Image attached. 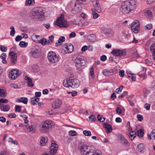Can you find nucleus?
Returning <instances> with one entry per match:
<instances>
[{"label": "nucleus", "instance_id": "f257e3e1", "mask_svg": "<svg viewBox=\"0 0 155 155\" xmlns=\"http://www.w3.org/2000/svg\"><path fill=\"white\" fill-rule=\"evenodd\" d=\"M137 6V3L135 1H126L122 3L120 8V11L124 14H127L131 12H134Z\"/></svg>", "mask_w": 155, "mask_h": 155}, {"label": "nucleus", "instance_id": "f03ea898", "mask_svg": "<svg viewBox=\"0 0 155 155\" xmlns=\"http://www.w3.org/2000/svg\"><path fill=\"white\" fill-rule=\"evenodd\" d=\"M79 146L81 155H102L100 151H95L90 146L80 143Z\"/></svg>", "mask_w": 155, "mask_h": 155}, {"label": "nucleus", "instance_id": "7ed1b4c3", "mask_svg": "<svg viewBox=\"0 0 155 155\" xmlns=\"http://www.w3.org/2000/svg\"><path fill=\"white\" fill-rule=\"evenodd\" d=\"M63 84L64 87L74 88L77 87V80L73 79L71 77L67 78L64 81Z\"/></svg>", "mask_w": 155, "mask_h": 155}, {"label": "nucleus", "instance_id": "20e7f679", "mask_svg": "<svg viewBox=\"0 0 155 155\" xmlns=\"http://www.w3.org/2000/svg\"><path fill=\"white\" fill-rule=\"evenodd\" d=\"M54 125V123L51 120H47L42 123L40 131L42 133H47L48 131L50 128Z\"/></svg>", "mask_w": 155, "mask_h": 155}, {"label": "nucleus", "instance_id": "39448f33", "mask_svg": "<svg viewBox=\"0 0 155 155\" xmlns=\"http://www.w3.org/2000/svg\"><path fill=\"white\" fill-rule=\"evenodd\" d=\"M56 24L60 28L67 27L68 26L66 20L64 19V15L63 14H61L60 16L58 18Z\"/></svg>", "mask_w": 155, "mask_h": 155}, {"label": "nucleus", "instance_id": "423d86ee", "mask_svg": "<svg viewBox=\"0 0 155 155\" xmlns=\"http://www.w3.org/2000/svg\"><path fill=\"white\" fill-rule=\"evenodd\" d=\"M48 58L49 62L51 63L56 62L59 60L58 57L53 51L49 52L48 53Z\"/></svg>", "mask_w": 155, "mask_h": 155}, {"label": "nucleus", "instance_id": "0eeeda50", "mask_svg": "<svg viewBox=\"0 0 155 155\" xmlns=\"http://www.w3.org/2000/svg\"><path fill=\"white\" fill-rule=\"evenodd\" d=\"M51 142L50 153H47L48 155H55L57 152L58 146L54 140H52Z\"/></svg>", "mask_w": 155, "mask_h": 155}, {"label": "nucleus", "instance_id": "6e6552de", "mask_svg": "<svg viewBox=\"0 0 155 155\" xmlns=\"http://www.w3.org/2000/svg\"><path fill=\"white\" fill-rule=\"evenodd\" d=\"M30 55L35 58H38L40 55V49L39 47L35 46L31 49Z\"/></svg>", "mask_w": 155, "mask_h": 155}, {"label": "nucleus", "instance_id": "1a4fd4ad", "mask_svg": "<svg viewBox=\"0 0 155 155\" xmlns=\"http://www.w3.org/2000/svg\"><path fill=\"white\" fill-rule=\"evenodd\" d=\"M21 74V72L17 69H13L9 73V77L12 80H14Z\"/></svg>", "mask_w": 155, "mask_h": 155}, {"label": "nucleus", "instance_id": "9d476101", "mask_svg": "<svg viewBox=\"0 0 155 155\" xmlns=\"http://www.w3.org/2000/svg\"><path fill=\"white\" fill-rule=\"evenodd\" d=\"M44 10L41 8H40L37 10V18L38 20L41 21L43 20L45 18L44 11Z\"/></svg>", "mask_w": 155, "mask_h": 155}, {"label": "nucleus", "instance_id": "9b49d317", "mask_svg": "<svg viewBox=\"0 0 155 155\" xmlns=\"http://www.w3.org/2000/svg\"><path fill=\"white\" fill-rule=\"evenodd\" d=\"M63 47L65 48L64 51L66 54L70 53L73 51V46L71 44H65L63 45Z\"/></svg>", "mask_w": 155, "mask_h": 155}, {"label": "nucleus", "instance_id": "f8f14e48", "mask_svg": "<svg viewBox=\"0 0 155 155\" xmlns=\"http://www.w3.org/2000/svg\"><path fill=\"white\" fill-rule=\"evenodd\" d=\"M111 53L115 56L122 57L126 54L125 51L118 49L113 50Z\"/></svg>", "mask_w": 155, "mask_h": 155}, {"label": "nucleus", "instance_id": "ddd939ff", "mask_svg": "<svg viewBox=\"0 0 155 155\" xmlns=\"http://www.w3.org/2000/svg\"><path fill=\"white\" fill-rule=\"evenodd\" d=\"M78 0H72L71 2V5L72 8L71 12L74 14H76L77 13V8L76 7L78 4Z\"/></svg>", "mask_w": 155, "mask_h": 155}, {"label": "nucleus", "instance_id": "4468645a", "mask_svg": "<svg viewBox=\"0 0 155 155\" xmlns=\"http://www.w3.org/2000/svg\"><path fill=\"white\" fill-rule=\"evenodd\" d=\"M85 18V15L83 12L80 13L78 16V20H79V22L78 23V26L81 27L84 24V19Z\"/></svg>", "mask_w": 155, "mask_h": 155}, {"label": "nucleus", "instance_id": "2eb2a0df", "mask_svg": "<svg viewBox=\"0 0 155 155\" xmlns=\"http://www.w3.org/2000/svg\"><path fill=\"white\" fill-rule=\"evenodd\" d=\"M102 31L104 33L109 37L113 36L114 33V31L109 28H104L102 29Z\"/></svg>", "mask_w": 155, "mask_h": 155}, {"label": "nucleus", "instance_id": "dca6fc26", "mask_svg": "<svg viewBox=\"0 0 155 155\" xmlns=\"http://www.w3.org/2000/svg\"><path fill=\"white\" fill-rule=\"evenodd\" d=\"M92 5L94 8H92L91 9H93L94 11H96V12L98 13H100L101 12V9L99 3L98 1H97L96 0V2L94 3H93Z\"/></svg>", "mask_w": 155, "mask_h": 155}, {"label": "nucleus", "instance_id": "f3484780", "mask_svg": "<svg viewBox=\"0 0 155 155\" xmlns=\"http://www.w3.org/2000/svg\"><path fill=\"white\" fill-rule=\"evenodd\" d=\"M9 56H11V61L12 63L15 64L17 61V56L16 53L13 51H11L9 54Z\"/></svg>", "mask_w": 155, "mask_h": 155}, {"label": "nucleus", "instance_id": "a211bd4d", "mask_svg": "<svg viewBox=\"0 0 155 155\" xmlns=\"http://www.w3.org/2000/svg\"><path fill=\"white\" fill-rule=\"evenodd\" d=\"M103 127L105 129L107 134L110 133L113 130L111 125L108 122H105L103 123Z\"/></svg>", "mask_w": 155, "mask_h": 155}, {"label": "nucleus", "instance_id": "6ab92c4d", "mask_svg": "<svg viewBox=\"0 0 155 155\" xmlns=\"http://www.w3.org/2000/svg\"><path fill=\"white\" fill-rule=\"evenodd\" d=\"M62 102L60 100L55 101L52 104V107L54 109L59 108L61 106Z\"/></svg>", "mask_w": 155, "mask_h": 155}, {"label": "nucleus", "instance_id": "aec40b11", "mask_svg": "<svg viewBox=\"0 0 155 155\" xmlns=\"http://www.w3.org/2000/svg\"><path fill=\"white\" fill-rule=\"evenodd\" d=\"M25 79L27 81L28 87H33L34 86L32 79L27 75L25 76Z\"/></svg>", "mask_w": 155, "mask_h": 155}, {"label": "nucleus", "instance_id": "412c9836", "mask_svg": "<svg viewBox=\"0 0 155 155\" xmlns=\"http://www.w3.org/2000/svg\"><path fill=\"white\" fill-rule=\"evenodd\" d=\"M0 109L3 111L7 112L10 109V106L8 104H3L0 106Z\"/></svg>", "mask_w": 155, "mask_h": 155}, {"label": "nucleus", "instance_id": "4be33fe9", "mask_svg": "<svg viewBox=\"0 0 155 155\" xmlns=\"http://www.w3.org/2000/svg\"><path fill=\"white\" fill-rule=\"evenodd\" d=\"M102 73L105 76H109L113 74V72L111 70H107L106 69L102 71Z\"/></svg>", "mask_w": 155, "mask_h": 155}, {"label": "nucleus", "instance_id": "5701e85b", "mask_svg": "<svg viewBox=\"0 0 155 155\" xmlns=\"http://www.w3.org/2000/svg\"><path fill=\"white\" fill-rule=\"evenodd\" d=\"M28 101V99L25 97L20 98L16 100V102H22L25 104H26L27 103Z\"/></svg>", "mask_w": 155, "mask_h": 155}, {"label": "nucleus", "instance_id": "b1692460", "mask_svg": "<svg viewBox=\"0 0 155 155\" xmlns=\"http://www.w3.org/2000/svg\"><path fill=\"white\" fill-rule=\"evenodd\" d=\"M65 41V38L64 36L60 37L58 40V42L55 43V46L58 47L61 45V44Z\"/></svg>", "mask_w": 155, "mask_h": 155}, {"label": "nucleus", "instance_id": "393cba45", "mask_svg": "<svg viewBox=\"0 0 155 155\" xmlns=\"http://www.w3.org/2000/svg\"><path fill=\"white\" fill-rule=\"evenodd\" d=\"M150 49L153 54V58L155 60V43L150 46Z\"/></svg>", "mask_w": 155, "mask_h": 155}, {"label": "nucleus", "instance_id": "a878e982", "mask_svg": "<svg viewBox=\"0 0 155 155\" xmlns=\"http://www.w3.org/2000/svg\"><path fill=\"white\" fill-rule=\"evenodd\" d=\"M48 140V139L47 137H42L40 141V145L42 146H44L46 144Z\"/></svg>", "mask_w": 155, "mask_h": 155}, {"label": "nucleus", "instance_id": "bb28decb", "mask_svg": "<svg viewBox=\"0 0 155 155\" xmlns=\"http://www.w3.org/2000/svg\"><path fill=\"white\" fill-rule=\"evenodd\" d=\"M128 100L131 106L133 107L134 106V104L133 102L135 101V99L134 97H129L128 98Z\"/></svg>", "mask_w": 155, "mask_h": 155}, {"label": "nucleus", "instance_id": "cd10ccee", "mask_svg": "<svg viewBox=\"0 0 155 155\" xmlns=\"http://www.w3.org/2000/svg\"><path fill=\"white\" fill-rule=\"evenodd\" d=\"M145 149V146L143 143H140L137 146V150L139 152L143 151Z\"/></svg>", "mask_w": 155, "mask_h": 155}, {"label": "nucleus", "instance_id": "c85d7f7f", "mask_svg": "<svg viewBox=\"0 0 155 155\" xmlns=\"http://www.w3.org/2000/svg\"><path fill=\"white\" fill-rule=\"evenodd\" d=\"M32 71L34 72H38L40 68L36 64H34L32 66Z\"/></svg>", "mask_w": 155, "mask_h": 155}, {"label": "nucleus", "instance_id": "c756f323", "mask_svg": "<svg viewBox=\"0 0 155 155\" xmlns=\"http://www.w3.org/2000/svg\"><path fill=\"white\" fill-rule=\"evenodd\" d=\"M7 96V93L5 90L0 88V97H5Z\"/></svg>", "mask_w": 155, "mask_h": 155}, {"label": "nucleus", "instance_id": "7c9ffc66", "mask_svg": "<svg viewBox=\"0 0 155 155\" xmlns=\"http://www.w3.org/2000/svg\"><path fill=\"white\" fill-rule=\"evenodd\" d=\"M136 133L134 131H131L129 134V138L132 140L136 137Z\"/></svg>", "mask_w": 155, "mask_h": 155}, {"label": "nucleus", "instance_id": "2f4dec72", "mask_svg": "<svg viewBox=\"0 0 155 155\" xmlns=\"http://www.w3.org/2000/svg\"><path fill=\"white\" fill-rule=\"evenodd\" d=\"M85 63V62L84 60L81 59L78 60V68H80L82 66H84Z\"/></svg>", "mask_w": 155, "mask_h": 155}, {"label": "nucleus", "instance_id": "473e14b6", "mask_svg": "<svg viewBox=\"0 0 155 155\" xmlns=\"http://www.w3.org/2000/svg\"><path fill=\"white\" fill-rule=\"evenodd\" d=\"M92 12V15H93V18L94 19H97L99 16V15L97 14L96 11H94L93 9H91Z\"/></svg>", "mask_w": 155, "mask_h": 155}, {"label": "nucleus", "instance_id": "72a5a7b5", "mask_svg": "<svg viewBox=\"0 0 155 155\" xmlns=\"http://www.w3.org/2000/svg\"><path fill=\"white\" fill-rule=\"evenodd\" d=\"M32 99L31 103L33 105L37 104L38 103L39 99L38 97H35L32 98Z\"/></svg>", "mask_w": 155, "mask_h": 155}, {"label": "nucleus", "instance_id": "f704fd0d", "mask_svg": "<svg viewBox=\"0 0 155 155\" xmlns=\"http://www.w3.org/2000/svg\"><path fill=\"white\" fill-rule=\"evenodd\" d=\"M94 35L93 34L87 36V39L90 42L94 41Z\"/></svg>", "mask_w": 155, "mask_h": 155}, {"label": "nucleus", "instance_id": "c9c22d12", "mask_svg": "<svg viewBox=\"0 0 155 155\" xmlns=\"http://www.w3.org/2000/svg\"><path fill=\"white\" fill-rule=\"evenodd\" d=\"M34 2V0H27L26 1L25 4L26 5H33Z\"/></svg>", "mask_w": 155, "mask_h": 155}, {"label": "nucleus", "instance_id": "e433bc0d", "mask_svg": "<svg viewBox=\"0 0 155 155\" xmlns=\"http://www.w3.org/2000/svg\"><path fill=\"white\" fill-rule=\"evenodd\" d=\"M137 136L140 137H142L143 134V130L142 129H140L137 132Z\"/></svg>", "mask_w": 155, "mask_h": 155}, {"label": "nucleus", "instance_id": "4c0bfd02", "mask_svg": "<svg viewBox=\"0 0 155 155\" xmlns=\"http://www.w3.org/2000/svg\"><path fill=\"white\" fill-rule=\"evenodd\" d=\"M19 45L21 47H25L28 45V43L23 41H21L19 44Z\"/></svg>", "mask_w": 155, "mask_h": 155}, {"label": "nucleus", "instance_id": "58836bf2", "mask_svg": "<svg viewBox=\"0 0 155 155\" xmlns=\"http://www.w3.org/2000/svg\"><path fill=\"white\" fill-rule=\"evenodd\" d=\"M84 135L87 136H90L91 135V133L90 131L85 130L83 131Z\"/></svg>", "mask_w": 155, "mask_h": 155}, {"label": "nucleus", "instance_id": "ea45409f", "mask_svg": "<svg viewBox=\"0 0 155 155\" xmlns=\"http://www.w3.org/2000/svg\"><path fill=\"white\" fill-rule=\"evenodd\" d=\"M10 28L11 29V31L10 32V35H11L13 36H14L15 33V31L14 27L13 26H11Z\"/></svg>", "mask_w": 155, "mask_h": 155}, {"label": "nucleus", "instance_id": "a19ab883", "mask_svg": "<svg viewBox=\"0 0 155 155\" xmlns=\"http://www.w3.org/2000/svg\"><path fill=\"white\" fill-rule=\"evenodd\" d=\"M90 74L92 78H94L95 76L94 72V68L93 67L91 68L90 69Z\"/></svg>", "mask_w": 155, "mask_h": 155}, {"label": "nucleus", "instance_id": "79ce46f5", "mask_svg": "<svg viewBox=\"0 0 155 155\" xmlns=\"http://www.w3.org/2000/svg\"><path fill=\"white\" fill-rule=\"evenodd\" d=\"M146 13L147 15V17L149 18L150 19L153 16L152 12L150 10H147L146 12Z\"/></svg>", "mask_w": 155, "mask_h": 155}, {"label": "nucleus", "instance_id": "37998d69", "mask_svg": "<svg viewBox=\"0 0 155 155\" xmlns=\"http://www.w3.org/2000/svg\"><path fill=\"white\" fill-rule=\"evenodd\" d=\"M150 91L146 88L143 89V93L145 97H146L148 94L150 93Z\"/></svg>", "mask_w": 155, "mask_h": 155}, {"label": "nucleus", "instance_id": "c03bdc74", "mask_svg": "<svg viewBox=\"0 0 155 155\" xmlns=\"http://www.w3.org/2000/svg\"><path fill=\"white\" fill-rule=\"evenodd\" d=\"M98 120L101 122H103L105 120V118L103 116L98 115L97 117Z\"/></svg>", "mask_w": 155, "mask_h": 155}, {"label": "nucleus", "instance_id": "a18cd8bd", "mask_svg": "<svg viewBox=\"0 0 155 155\" xmlns=\"http://www.w3.org/2000/svg\"><path fill=\"white\" fill-rule=\"evenodd\" d=\"M128 94V92L126 91H124L122 94H121L120 95L119 97L118 98H122V97H123L127 95Z\"/></svg>", "mask_w": 155, "mask_h": 155}, {"label": "nucleus", "instance_id": "49530a36", "mask_svg": "<svg viewBox=\"0 0 155 155\" xmlns=\"http://www.w3.org/2000/svg\"><path fill=\"white\" fill-rule=\"evenodd\" d=\"M131 28L133 31L135 33H137L139 31L140 28L139 27H131Z\"/></svg>", "mask_w": 155, "mask_h": 155}, {"label": "nucleus", "instance_id": "de8ad7c7", "mask_svg": "<svg viewBox=\"0 0 155 155\" xmlns=\"http://www.w3.org/2000/svg\"><path fill=\"white\" fill-rule=\"evenodd\" d=\"M127 130L129 131L130 132L132 130V129L130 126V121H128L127 123Z\"/></svg>", "mask_w": 155, "mask_h": 155}, {"label": "nucleus", "instance_id": "09e8293b", "mask_svg": "<svg viewBox=\"0 0 155 155\" xmlns=\"http://www.w3.org/2000/svg\"><path fill=\"white\" fill-rule=\"evenodd\" d=\"M67 93L68 94H71V96L72 97H74L75 96L77 95V92L76 91L70 92L68 91H67Z\"/></svg>", "mask_w": 155, "mask_h": 155}, {"label": "nucleus", "instance_id": "8fccbe9b", "mask_svg": "<svg viewBox=\"0 0 155 155\" xmlns=\"http://www.w3.org/2000/svg\"><path fill=\"white\" fill-rule=\"evenodd\" d=\"M68 134L71 136H74L76 135V132L74 130H71L69 132Z\"/></svg>", "mask_w": 155, "mask_h": 155}, {"label": "nucleus", "instance_id": "3c124183", "mask_svg": "<svg viewBox=\"0 0 155 155\" xmlns=\"http://www.w3.org/2000/svg\"><path fill=\"white\" fill-rule=\"evenodd\" d=\"M123 88V86L122 85H120L119 87L116 89L115 92L117 94H119V92L122 91Z\"/></svg>", "mask_w": 155, "mask_h": 155}, {"label": "nucleus", "instance_id": "603ef678", "mask_svg": "<svg viewBox=\"0 0 155 155\" xmlns=\"http://www.w3.org/2000/svg\"><path fill=\"white\" fill-rule=\"evenodd\" d=\"M37 11H31L30 13V15L32 17H37Z\"/></svg>", "mask_w": 155, "mask_h": 155}, {"label": "nucleus", "instance_id": "864d4df0", "mask_svg": "<svg viewBox=\"0 0 155 155\" xmlns=\"http://www.w3.org/2000/svg\"><path fill=\"white\" fill-rule=\"evenodd\" d=\"M21 107L19 105H16L15 106V111L16 112H20L21 110Z\"/></svg>", "mask_w": 155, "mask_h": 155}, {"label": "nucleus", "instance_id": "5fc2aeb1", "mask_svg": "<svg viewBox=\"0 0 155 155\" xmlns=\"http://www.w3.org/2000/svg\"><path fill=\"white\" fill-rule=\"evenodd\" d=\"M137 118L138 121H141L143 119V117L142 115L140 114H138L137 116Z\"/></svg>", "mask_w": 155, "mask_h": 155}, {"label": "nucleus", "instance_id": "6e6d98bb", "mask_svg": "<svg viewBox=\"0 0 155 155\" xmlns=\"http://www.w3.org/2000/svg\"><path fill=\"white\" fill-rule=\"evenodd\" d=\"M47 40L45 38H43L40 41V43L43 45H45L46 44Z\"/></svg>", "mask_w": 155, "mask_h": 155}, {"label": "nucleus", "instance_id": "4d7b16f0", "mask_svg": "<svg viewBox=\"0 0 155 155\" xmlns=\"http://www.w3.org/2000/svg\"><path fill=\"white\" fill-rule=\"evenodd\" d=\"M122 143L124 145L128 146L129 145V143L128 142L127 140L125 139H124V140L122 141Z\"/></svg>", "mask_w": 155, "mask_h": 155}, {"label": "nucleus", "instance_id": "13d9d810", "mask_svg": "<svg viewBox=\"0 0 155 155\" xmlns=\"http://www.w3.org/2000/svg\"><path fill=\"white\" fill-rule=\"evenodd\" d=\"M8 102V101L7 99L1 98L0 99V103H7Z\"/></svg>", "mask_w": 155, "mask_h": 155}, {"label": "nucleus", "instance_id": "bf43d9fd", "mask_svg": "<svg viewBox=\"0 0 155 155\" xmlns=\"http://www.w3.org/2000/svg\"><path fill=\"white\" fill-rule=\"evenodd\" d=\"M116 111L117 114H120L121 113L122 110L119 107H117L116 109Z\"/></svg>", "mask_w": 155, "mask_h": 155}, {"label": "nucleus", "instance_id": "052dcab7", "mask_svg": "<svg viewBox=\"0 0 155 155\" xmlns=\"http://www.w3.org/2000/svg\"><path fill=\"white\" fill-rule=\"evenodd\" d=\"M1 50L3 52H6L7 50V48L3 46H0Z\"/></svg>", "mask_w": 155, "mask_h": 155}, {"label": "nucleus", "instance_id": "680f3d73", "mask_svg": "<svg viewBox=\"0 0 155 155\" xmlns=\"http://www.w3.org/2000/svg\"><path fill=\"white\" fill-rule=\"evenodd\" d=\"M90 119L92 121H95L96 120V119L94 115H91L89 117Z\"/></svg>", "mask_w": 155, "mask_h": 155}, {"label": "nucleus", "instance_id": "e2e57ef3", "mask_svg": "<svg viewBox=\"0 0 155 155\" xmlns=\"http://www.w3.org/2000/svg\"><path fill=\"white\" fill-rule=\"evenodd\" d=\"M144 107L147 110H149L150 109V104L147 103L145 104Z\"/></svg>", "mask_w": 155, "mask_h": 155}, {"label": "nucleus", "instance_id": "0e129e2a", "mask_svg": "<svg viewBox=\"0 0 155 155\" xmlns=\"http://www.w3.org/2000/svg\"><path fill=\"white\" fill-rule=\"evenodd\" d=\"M152 138L155 140V130H153L151 133Z\"/></svg>", "mask_w": 155, "mask_h": 155}, {"label": "nucleus", "instance_id": "69168bd1", "mask_svg": "<svg viewBox=\"0 0 155 155\" xmlns=\"http://www.w3.org/2000/svg\"><path fill=\"white\" fill-rule=\"evenodd\" d=\"M152 27V24H149L147 25L146 26V29L150 30L151 29Z\"/></svg>", "mask_w": 155, "mask_h": 155}, {"label": "nucleus", "instance_id": "338daca9", "mask_svg": "<svg viewBox=\"0 0 155 155\" xmlns=\"http://www.w3.org/2000/svg\"><path fill=\"white\" fill-rule=\"evenodd\" d=\"M107 59V57L105 55H103L101 56L100 60L102 61H104L106 60Z\"/></svg>", "mask_w": 155, "mask_h": 155}, {"label": "nucleus", "instance_id": "774afa93", "mask_svg": "<svg viewBox=\"0 0 155 155\" xmlns=\"http://www.w3.org/2000/svg\"><path fill=\"white\" fill-rule=\"evenodd\" d=\"M76 35V33L74 32H72L70 34L69 38H71L75 37Z\"/></svg>", "mask_w": 155, "mask_h": 155}]
</instances>
